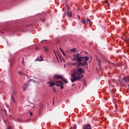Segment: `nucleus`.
<instances>
[{
	"label": "nucleus",
	"instance_id": "1",
	"mask_svg": "<svg viewBox=\"0 0 129 129\" xmlns=\"http://www.w3.org/2000/svg\"><path fill=\"white\" fill-rule=\"evenodd\" d=\"M75 57L73 58V61H77L79 62L78 64V67H82V66H87V69H88V64L87 63V61L89 60V57L88 56H82L80 55V53H77L73 55Z\"/></svg>",
	"mask_w": 129,
	"mask_h": 129
},
{
	"label": "nucleus",
	"instance_id": "2",
	"mask_svg": "<svg viewBox=\"0 0 129 129\" xmlns=\"http://www.w3.org/2000/svg\"><path fill=\"white\" fill-rule=\"evenodd\" d=\"M79 72V73H78ZM78 72H74V73L71 74V82H75V81H80L82 78H83L84 76L82 75L81 73H84V70L82 69V68H80L78 69Z\"/></svg>",
	"mask_w": 129,
	"mask_h": 129
},
{
	"label": "nucleus",
	"instance_id": "3",
	"mask_svg": "<svg viewBox=\"0 0 129 129\" xmlns=\"http://www.w3.org/2000/svg\"><path fill=\"white\" fill-rule=\"evenodd\" d=\"M64 83L62 81H56V82H52L50 83L49 87H53V86H60L61 89H63L64 88Z\"/></svg>",
	"mask_w": 129,
	"mask_h": 129
},
{
	"label": "nucleus",
	"instance_id": "4",
	"mask_svg": "<svg viewBox=\"0 0 129 129\" xmlns=\"http://www.w3.org/2000/svg\"><path fill=\"white\" fill-rule=\"evenodd\" d=\"M15 95H16V91L14 90L11 93V98L13 101V102L14 103H16V100H15V98H14V96H15Z\"/></svg>",
	"mask_w": 129,
	"mask_h": 129
},
{
	"label": "nucleus",
	"instance_id": "5",
	"mask_svg": "<svg viewBox=\"0 0 129 129\" xmlns=\"http://www.w3.org/2000/svg\"><path fill=\"white\" fill-rule=\"evenodd\" d=\"M62 77L61 75H55L53 77V80L55 81L56 80L61 79Z\"/></svg>",
	"mask_w": 129,
	"mask_h": 129
},
{
	"label": "nucleus",
	"instance_id": "6",
	"mask_svg": "<svg viewBox=\"0 0 129 129\" xmlns=\"http://www.w3.org/2000/svg\"><path fill=\"white\" fill-rule=\"evenodd\" d=\"M96 60L99 63V66L100 67V69H102V67H101V61L100 60V59H99V58H98V57L96 56Z\"/></svg>",
	"mask_w": 129,
	"mask_h": 129
},
{
	"label": "nucleus",
	"instance_id": "7",
	"mask_svg": "<svg viewBox=\"0 0 129 129\" xmlns=\"http://www.w3.org/2000/svg\"><path fill=\"white\" fill-rule=\"evenodd\" d=\"M44 60V58L42 57L41 55H40L39 57H37L36 59L35 60V61H39V62H41L42 61Z\"/></svg>",
	"mask_w": 129,
	"mask_h": 129
},
{
	"label": "nucleus",
	"instance_id": "8",
	"mask_svg": "<svg viewBox=\"0 0 129 129\" xmlns=\"http://www.w3.org/2000/svg\"><path fill=\"white\" fill-rule=\"evenodd\" d=\"M83 129H92V128L91 127L90 124L88 123L84 127Z\"/></svg>",
	"mask_w": 129,
	"mask_h": 129
},
{
	"label": "nucleus",
	"instance_id": "9",
	"mask_svg": "<svg viewBox=\"0 0 129 129\" xmlns=\"http://www.w3.org/2000/svg\"><path fill=\"white\" fill-rule=\"evenodd\" d=\"M124 82H129V77H123Z\"/></svg>",
	"mask_w": 129,
	"mask_h": 129
},
{
	"label": "nucleus",
	"instance_id": "10",
	"mask_svg": "<svg viewBox=\"0 0 129 129\" xmlns=\"http://www.w3.org/2000/svg\"><path fill=\"white\" fill-rule=\"evenodd\" d=\"M28 86H29V84H25L23 86V90H26V89H27V88H28Z\"/></svg>",
	"mask_w": 129,
	"mask_h": 129
},
{
	"label": "nucleus",
	"instance_id": "11",
	"mask_svg": "<svg viewBox=\"0 0 129 129\" xmlns=\"http://www.w3.org/2000/svg\"><path fill=\"white\" fill-rule=\"evenodd\" d=\"M43 106H44V104L40 103L39 104V107H40L39 110H42V109H43Z\"/></svg>",
	"mask_w": 129,
	"mask_h": 129
},
{
	"label": "nucleus",
	"instance_id": "12",
	"mask_svg": "<svg viewBox=\"0 0 129 129\" xmlns=\"http://www.w3.org/2000/svg\"><path fill=\"white\" fill-rule=\"evenodd\" d=\"M71 51H74L75 53H77V52H79V51L77 50V48H73L71 49Z\"/></svg>",
	"mask_w": 129,
	"mask_h": 129
},
{
	"label": "nucleus",
	"instance_id": "13",
	"mask_svg": "<svg viewBox=\"0 0 129 129\" xmlns=\"http://www.w3.org/2000/svg\"><path fill=\"white\" fill-rule=\"evenodd\" d=\"M68 17L69 18H71V17H72V13H71V12H68Z\"/></svg>",
	"mask_w": 129,
	"mask_h": 129
},
{
	"label": "nucleus",
	"instance_id": "14",
	"mask_svg": "<svg viewBox=\"0 0 129 129\" xmlns=\"http://www.w3.org/2000/svg\"><path fill=\"white\" fill-rule=\"evenodd\" d=\"M5 31L6 32H13V29L11 28H9L7 29H5Z\"/></svg>",
	"mask_w": 129,
	"mask_h": 129
},
{
	"label": "nucleus",
	"instance_id": "15",
	"mask_svg": "<svg viewBox=\"0 0 129 129\" xmlns=\"http://www.w3.org/2000/svg\"><path fill=\"white\" fill-rule=\"evenodd\" d=\"M59 50H60V51L61 52L62 54H63V55L64 56H66V54H65V53L64 52V51H63V49H62V48H61V47H59Z\"/></svg>",
	"mask_w": 129,
	"mask_h": 129
},
{
	"label": "nucleus",
	"instance_id": "16",
	"mask_svg": "<svg viewBox=\"0 0 129 129\" xmlns=\"http://www.w3.org/2000/svg\"><path fill=\"white\" fill-rule=\"evenodd\" d=\"M61 80H62L64 83H68V81H67V80L65 78H63V77H62Z\"/></svg>",
	"mask_w": 129,
	"mask_h": 129
},
{
	"label": "nucleus",
	"instance_id": "17",
	"mask_svg": "<svg viewBox=\"0 0 129 129\" xmlns=\"http://www.w3.org/2000/svg\"><path fill=\"white\" fill-rule=\"evenodd\" d=\"M91 23V20L89 19L88 17L87 18V24H90Z\"/></svg>",
	"mask_w": 129,
	"mask_h": 129
},
{
	"label": "nucleus",
	"instance_id": "18",
	"mask_svg": "<svg viewBox=\"0 0 129 129\" xmlns=\"http://www.w3.org/2000/svg\"><path fill=\"white\" fill-rule=\"evenodd\" d=\"M22 64L25 66L26 64L25 63V60H24V57H22Z\"/></svg>",
	"mask_w": 129,
	"mask_h": 129
},
{
	"label": "nucleus",
	"instance_id": "19",
	"mask_svg": "<svg viewBox=\"0 0 129 129\" xmlns=\"http://www.w3.org/2000/svg\"><path fill=\"white\" fill-rule=\"evenodd\" d=\"M43 48L44 49V51L45 52H48V48L46 46H44Z\"/></svg>",
	"mask_w": 129,
	"mask_h": 129
},
{
	"label": "nucleus",
	"instance_id": "20",
	"mask_svg": "<svg viewBox=\"0 0 129 129\" xmlns=\"http://www.w3.org/2000/svg\"><path fill=\"white\" fill-rule=\"evenodd\" d=\"M81 23H82V24H85L86 23V21H85L84 20H82L81 21Z\"/></svg>",
	"mask_w": 129,
	"mask_h": 129
},
{
	"label": "nucleus",
	"instance_id": "21",
	"mask_svg": "<svg viewBox=\"0 0 129 129\" xmlns=\"http://www.w3.org/2000/svg\"><path fill=\"white\" fill-rule=\"evenodd\" d=\"M105 2L106 4H107L108 7H110V5H109V3L106 0H105Z\"/></svg>",
	"mask_w": 129,
	"mask_h": 129
},
{
	"label": "nucleus",
	"instance_id": "22",
	"mask_svg": "<svg viewBox=\"0 0 129 129\" xmlns=\"http://www.w3.org/2000/svg\"><path fill=\"white\" fill-rule=\"evenodd\" d=\"M77 127V125L76 124H74L73 129H76Z\"/></svg>",
	"mask_w": 129,
	"mask_h": 129
},
{
	"label": "nucleus",
	"instance_id": "23",
	"mask_svg": "<svg viewBox=\"0 0 129 129\" xmlns=\"http://www.w3.org/2000/svg\"><path fill=\"white\" fill-rule=\"evenodd\" d=\"M70 65H71V66H74L75 65H76V63H71Z\"/></svg>",
	"mask_w": 129,
	"mask_h": 129
},
{
	"label": "nucleus",
	"instance_id": "24",
	"mask_svg": "<svg viewBox=\"0 0 129 129\" xmlns=\"http://www.w3.org/2000/svg\"><path fill=\"white\" fill-rule=\"evenodd\" d=\"M52 90H53V92L54 93H56V89H55V88L53 87L52 88Z\"/></svg>",
	"mask_w": 129,
	"mask_h": 129
},
{
	"label": "nucleus",
	"instance_id": "25",
	"mask_svg": "<svg viewBox=\"0 0 129 129\" xmlns=\"http://www.w3.org/2000/svg\"><path fill=\"white\" fill-rule=\"evenodd\" d=\"M66 7L68 8V9L69 10L70 9V7H69V5L68 4H66Z\"/></svg>",
	"mask_w": 129,
	"mask_h": 129
},
{
	"label": "nucleus",
	"instance_id": "26",
	"mask_svg": "<svg viewBox=\"0 0 129 129\" xmlns=\"http://www.w3.org/2000/svg\"><path fill=\"white\" fill-rule=\"evenodd\" d=\"M125 42H126V43H128L129 39L128 38H126L125 39Z\"/></svg>",
	"mask_w": 129,
	"mask_h": 129
},
{
	"label": "nucleus",
	"instance_id": "27",
	"mask_svg": "<svg viewBox=\"0 0 129 129\" xmlns=\"http://www.w3.org/2000/svg\"><path fill=\"white\" fill-rule=\"evenodd\" d=\"M18 74H19L20 75H23V73H22V72H21V71L18 72Z\"/></svg>",
	"mask_w": 129,
	"mask_h": 129
},
{
	"label": "nucleus",
	"instance_id": "28",
	"mask_svg": "<svg viewBox=\"0 0 129 129\" xmlns=\"http://www.w3.org/2000/svg\"><path fill=\"white\" fill-rule=\"evenodd\" d=\"M31 107L32 108H35V107H36V106H31Z\"/></svg>",
	"mask_w": 129,
	"mask_h": 129
},
{
	"label": "nucleus",
	"instance_id": "29",
	"mask_svg": "<svg viewBox=\"0 0 129 129\" xmlns=\"http://www.w3.org/2000/svg\"><path fill=\"white\" fill-rule=\"evenodd\" d=\"M30 115H33V113H32V112H30Z\"/></svg>",
	"mask_w": 129,
	"mask_h": 129
},
{
	"label": "nucleus",
	"instance_id": "30",
	"mask_svg": "<svg viewBox=\"0 0 129 129\" xmlns=\"http://www.w3.org/2000/svg\"><path fill=\"white\" fill-rule=\"evenodd\" d=\"M54 99H55V97H54L53 99V104H54Z\"/></svg>",
	"mask_w": 129,
	"mask_h": 129
},
{
	"label": "nucleus",
	"instance_id": "31",
	"mask_svg": "<svg viewBox=\"0 0 129 129\" xmlns=\"http://www.w3.org/2000/svg\"><path fill=\"white\" fill-rule=\"evenodd\" d=\"M37 49H38V50H40V49H39V47H36V51H37Z\"/></svg>",
	"mask_w": 129,
	"mask_h": 129
},
{
	"label": "nucleus",
	"instance_id": "32",
	"mask_svg": "<svg viewBox=\"0 0 129 129\" xmlns=\"http://www.w3.org/2000/svg\"><path fill=\"white\" fill-rule=\"evenodd\" d=\"M84 85H85V86H86V83H84Z\"/></svg>",
	"mask_w": 129,
	"mask_h": 129
},
{
	"label": "nucleus",
	"instance_id": "33",
	"mask_svg": "<svg viewBox=\"0 0 129 129\" xmlns=\"http://www.w3.org/2000/svg\"><path fill=\"white\" fill-rule=\"evenodd\" d=\"M11 127H12V126H10V127H9L8 129H11Z\"/></svg>",
	"mask_w": 129,
	"mask_h": 129
},
{
	"label": "nucleus",
	"instance_id": "34",
	"mask_svg": "<svg viewBox=\"0 0 129 129\" xmlns=\"http://www.w3.org/2000/svg\"><path fill=\"white\" fill-rule=\"evenodd\" d=\"M74 85H75V84H73L72 85V86H74Z\"/></svg>",
	"mask_w": 129,
	"mask_h": 129
},
{
	"label": "nucleus",
	"instance_id": "35",
	"mask_svg": "<svg viewBox=\"0 0 129 129\" xmlns=\"http://www.w3.org/2000/svg\"><path fill=\"white\" fill-rule=\"evenodd\" d=\"M47 83H49V82H47Z\"/></svg>",
	"mask_w": 129,
	"mask_h": 129
}]
</instances>
